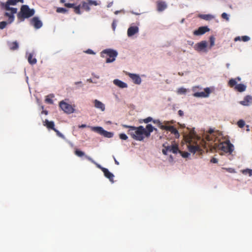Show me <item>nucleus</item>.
Wrapping results in <instances>:
<instances>
[{
	"instance_id": "obj_1",
	"label": "nucleus",
	"mask_w": 252,
	"mask_h": 252,
	"mask_svg": "<svg viewBox=\"0 0 252 252\" xmlns=\"http://www.w3.org/2000/svg\"><path fill=\"white\" fill-rule=\"evenodd\" d=\"M123 127L128 128L127 132V134L134 140L137 141H143L144 136H142V130H143V126H139L138 127L134 126H129L126 125H122Z\"/></svg>"
},
{
	"instance_id": "obj_2",
	"label": "nucleus",
	"mask_w": 252,
	"mask_h": 252,
	"mask_svg": "<svg viewBox=\"0 0 252 252\" xmlns=\"http://www.w3.org/2000/svg\"><path fill=\"white\" fill-rule=\"evenodd\" d=\"M35 13L33 9H30L28 5L21 6L20 11L17 14V17L20 21H24L26 18L32 16Z\"/></svg>"
},
{
	"instance_id": "obj_3",
	"label": "nucleus",
	"mask_w": 252,
	"mask_h": 252,
	"mask_svg": "<svg viewBox=\"0 0 252 252\" xmlns=\"http://www.w3.org/2000/svg\"><path fill=\"white\" fill-rule=\"evenodd\" d=\"M117 55V52L111 49H105L101 52V57L106 59V63L113 62L115 60Z\"/></svg>"
},
{
	"instance_id": "obj_4",
	"label": "nucleus",
	"mask_w": 252,
	"mask_h": 252,
	"mask_svg": "<svg viewBox=\"0 0 252 252\" xmlns=\"http://www.w3.org/2000/svg\"><path fill=\"white\" fill-rule=\"evenodd\" d=\"M1 7L4 9L5 10L10 11V12H6L4 13V16L8 17V24L12 23L14 20V14H16L17 12V8L14 7H10V6H7L6 5H2L0 4Z\"/></svg>"
},
{
	"instance_id": "obj_5",
	"label": "nucleus",
	"mask_w": 252,
	"mask_h": 252,
	"mask_svg": "<svg viewBox=\"0 0 252 252\" xmlns=\"http://www.w3.org/2000/svg\"><path fill=\"white\" fill-rule=\"evenodd\" d=\"M91 129L93 131L96 132L105 137L111 138L113 136V133L106 131L102 127L100 126L92 127Z\"/></svg>"
},
{
	"instance_id": "obj_6",
	"label": "nucleus",
	"mask_w": 252,
	"mask_h": 252,
	"mask_svg": "<svg viewBox=\"0 0 252 252\" xmlns=\"http://www.w3.org/2000/svg\"><path fill=\"white\" fill-rule=\"evenodd\" d=\"M99 1L94 0H86L82 2V8L87 11H90L91 6L93 5L96 6L99 5Z\"/></svg>"
},
{
	"instance_id": "obj_7",
	"label": "nucleus",
	"mask_w": 252,
	"mask_h": 252,
	"mask_svg": "<svg viewBox=\"0 0 252 252\" xmlns=\"http://www.w3.org/2000/svg\"><path fill=\"white\" fill-rule=\"evenodd\" d=\"M59 106L65 113L71 114L74 111V109L71 105L65 102L63 100L60 102Z\"/></svg>"
},
{
	"instance_id": "obj_8",
	"label": "nucleus",
	"mask_w": 252,
	"mask_h": 252,
	"mask_svg": "<svg viewBox=\"0 0 252 252\" xmlns=\"http://www.w3.org/2000/svg\"><path fill=\"white\" fill-rule=\"evenodd\" d=\"M220 148L223 152L231 154L234 150V146L229 141H227L222 144Z\"/></svg>"
},
{
	"instance_id": "obj_9",
	"label": "nucleus",
	"mask_w": 252,
	"mask_h": 252,
	"mask_svg": "<svg viewBox=\"0 0 252 252\" xmlns=\"http://www.w3.org/2000/svg\"><path fill=\"white\" fill-rule=\"evenodd\" d=\"M207 42L206 41H201L197 43L194 46L195 50L198 52H207Z\"/></svg>"
},
{
	"instance_id": "obj_10",
	"label": "nucleus",
	"mask_w": 252,
	"mask_h": 252,
	"mask_svg": "<svg viewBox=\"0 0 252 252\" xmlns=\"http://www.w3.org/2000/svg\"><path fill=\"white\" fill-rule=\"evenodd\" d=\"M188 149L190 153L193 154L198 153L201 155L203 152V150L198 145H192L189 144L188 145Z\"/></svg>"
},
{
	"instance_id": "obj_11",
	"label": "nucleus",
	"mask_w": 252,
	"mask_h": 252,
	"mask_svg": "<svg viewBox=\"0 0 252 252\" xmlns=\"http://www.w3.org/2000/svg\"><path fill=\"white\" fill-rule=\"evenodd\" d=\"M210 93L211 91L210 88H206L204 89V92H196L193 95L195 97H206L208 96Z\"/></svg>"
},
{
	"instance_id": "obj_12",
	"label": "nucleus",
	"mask_w": 252,
	"mask_h": 252,
	"mask_svg": "<svg viewBox=\"0 0 252 252\" xmlns=\"http://www.w3.org/2000/svg\"><path fill=\"white\" fill-rule=\"evenodd\" d=\"M31 24L32 25L35 29H39L42 26V22L39 20L38 18L36 17H33L31 21Z\"/></svg>"
},
{
	"instance_id": "obj_13",
	"label": "nucleus",
	"mask_w": 252,
	"mask_h": 252,
	"mask_svg": "<svg viewBox=\"0 0 252 252\" xmlns=\"http://www.w3.org/2000/svg\"><path fill=\"white\" fill-rule=\"evenodd\" d=\"M209 31L210 29L207 27H200L197 30L193 32V34L195 35H200Z\"/></svg>"
},
{
	"instance_id": "obj_14",
	"label": "nucleus",
	"mask_w": 252,
	"mask_h": 252,
	"mask_svg": "<svg viewBox=\"0 0 252 252\" xmlns=\"http://www.w3.org/2000/svg\"><path fill=\"white\" fill-rule=\"evenodd\" d=\"M240 103L244 106H249L252 104V96L249 95L246 96L244 97V100L241 101Z\"/></svg>"
},
{
	"instance_id": "obj_15",
	"label": "nucleus",
	"mask_w": 252,
	"mask_h": 252,
	"mask_svg": "<svg viewBox=\"0 0 252 252\" xmlns=\"http://www.w3.org/2000/svg\"><path fill=\"white\" fill-rule=\"evenodd\" d=\"M128 76L132 80L134 83L136 84H140L141 83V79L138 75L129 73Z\"/></svg>"
},
{
	"instance_id": "obj_16",
	"label": "nucleus",
	"mask_w": 252,
	"mask_h": 252,
	"mask_svg": "<svg viewBox=\"0 0 252 252\" xmlns=\"http://www.w3.org/2000/svg\"><path fill=\"white\" fill-rule=\"evenodd\" d=\"M102 171L104 174V176L107 178H108L110 182L113 183V178L114 177V175L112 173L109 172V171L107 168H102Z\"/></svg>"
},
{
	"instance_id": "obj_17",
	"label": "nucleus",
	"mask_w": 252,
	"mask_h": 252,
	"mask_svg": "<svg viewBox=\"0 0 252 252\" xmlns=\"http://www.w3.org/2000/svg\"><path fill=\"white\" fill-rule=\"evenodd\" d=\"M157 10L161 12L167 8V4L165 2L162 1H158L157 2Z\"/></svg>"
},
{
	"instance_id": "obj_18",
	"label": "nucleus",
	"mask_w": 252,
	"mask_h": 252,
	"mask_svg": "<svg viewBox=\"0 0 252 252\" xmlns=\"http://www.w3.org/2000/svg\"><path fill=\"white\" fill-rule=\"evenodd\" d=\"M138 32V28L136 26L130 27L127 30V35L131 36Z\"/></svg>"
},
{
	"instance_id": "obj_19",
	"label": "nucleus",
	"mask_w": 252,
	"mask_h": 252,
	"mask_svg": "<svg viewBox=\"0 0 252 252\" xmlns=\"http://www.w3.org/2000/svg\"><path fill=\"white\" fill-rule=\"evenodd\" d=\"M24 0H8L6 2H1V4L2 5H8L10 6V5H15L18 2H23Z\"/></svg>"
},
{
	"instance_id": "obj_20",
	"label": "nucleus",
	"mask_w": 252,
	"mask_h": 252,
	"mask_svg": "<svg viewBox=\"0 0 252 252\" xmlns=\"http://www.w3.org/2000/svg\"><path fill=\"white\" fill-rule=\"evenodd\" d=\"M94 105L95 108L100 109L101 111H103L105 110V106L103 103H102L100 101L95 99L94 101Z\"/></svg>"
},
{
	"instance_id": "obj_21",
	"label": "nucleus",
	"mask_w": 252,
	"mask_h": 252,
	"mask_svg": "<svg viewBox=\"0 0 252 252\" xmlns=\"http://www.w3.org/2000/svg\"><path fill=\"white\" fill-rule=\"evenodd\" d=\"M113 83L115 85L118 86L119 87H120L121 88H125L127 87V85L126 83H125L119 79H115L113 81Z\"/></svg>"
},
{
	"instance_id": "obj_22",
	"label": "nucleus",
	"mask_w": 252,
	"mask_h": 252,
	"mask_svg": "<svg viewBox=\"0 0 252 252\" xmlns=\"http://www.w3.org/2000/svg\"><path fill=\"white\" fill-rule=\"evenodd\" d=\"M43 125L49 129H51L53 130L55 129L54 127L55 124L53 121H49L48 120H45L43 122Z\"/></svg>"
},
{
	"instance_id": "obj_23",
	"label": "nucleus",
	"mask_w": 252,
	"mask_h": 252,
	"mask_svg": "<svg viewBox=\"0 0 252 252\" xmlns=\"http://www.w3.org/2000/svg\"><path fill=\"white\" fill-rule=\"evenodd\" d=\"M168 150V152H172L173 153L176 154L178 152L179 149L178 146L176 145H172L171 146H166Z\"/></svg>"
},
{
	"instance_id": "obj_24",
	"label": "nucleus",
	"mask_w": 252,
	"mask_h": 252,
	"mask_svg": "<svg viewBox=\"0 0 252 252\" xmlns=\"http://www.w3.org/2000/svg\"><path fill=\"white\" fill-rule=\"evenodd\" d=\"M246 86L243 84H239L236 85L234 89L239 92H243L246 90Z\"/></svg>"
},
{
	"instance_id": "obj_25",
	"label": "nucleus",
	"mask_w": 252,
	"mask_h": 252,
	"mask_svg": "<svg viewBox=\"0 0 252 252\" xmlns=\"http://www.w3.org/2000/svg\"><path fill=\"white\" fill-rule=\"evenodd\" d=\"M28 61L31 64H35L37 63V60L35 58L33 57V54L32 53L29 54L28 57Z\"/></svg>"
},
{
	"instance_id": "obj_26",
	"label": "nucleus",
	"mask_w": 252,
	"mask_h": 252,
	"mask_svg": "<svg viewBox=\"0 0 252 252\" xmlns=\"http://www.w3.org/2000/svg\"><path fill=\"white\" fill-rule=\"evenodd\" d=\"M9 48L11 50H15L19 48V45L17 41H14L8 44Z\"/></svg>"
},
{
	"instance_id": "obj_27",
	"label": "nucleus",
	"mask_w": 252,
	"mask_h": 252,
	"mask_svg": "<svg viewBox=\"0 0 252 252\" xmlns=\"http://www.w3.org/2000/svg\"><path fill=\"white\" fill-rule=\"evenodd\" d=\"M198 17L205 20H210L214 18V16L210 14H200Z\"/></svg>"
},
{
	"instance_id": "obj_28",
	"label": "nucleus",
	"mask_w": 252,
	"mask_h": 252,
	"mask_svg": "<svg viewBox=\"0 0 252 252\" xmlns=\"http://www.w3.org/2000/svg\"><path fill=\"white\" fill-rule=\"evenodd\" d=\"M237 79H231L229 80V81L228 83V85L230 87L233 88V87H235L236 86V85H237Z\"/></svg>"
},
{
	"instance_id": "obj_29",
	"label": "nucleus",
	"mask_w": 252,
	"mask_h": 252,
	"mask_svg": "<svg viewBox=\"0 0 252 252\" xmlns=\"http://www.w3.org/2000/svg\"><path fill=\"white\" fill-rule=\"evenodd\" d=\"M173 127V126H170V125H165L163 124L162 126H161L160 129L166 130L170 132Z\"/></svg>"
},
{
	"instance_id": "obj_30",
	"label": "nucleus",
	"mask_w": 252,
	"mask_h": 252,
	"mask_svg": "<svg viewBox=\"0 0 252 252\" xmlns=\"http://www.w3.org/2000/svg\"><path fill=\"white\" fill-rule=\"evenodd\" d=\"M87 159H88L89 161H90L96 165V167L100 169L102 171V168H105L104 167H102L100 165L97 163L95 161H94L91 157L88 156H86Z\"/></svg>"
},
{
	"instance_id": "obj_31",
	"label": "nucleus",
	"mask_w": 252,
	"mask_h": 252,
	"mask_svg": "<svg viewBox=\"0 0 252 252\" xmlns=\"http://www.w3.org/2000/svg\"><path fill=\"white\" fill-rule=\"evenodd\" d=\"M170 132L173 134L175 137L176 138H178L180 137V134L178 131V130L175 128L174 126L173 127L172 129H171V131Z\"/></svg>"
},
{
	"instance_id": "obj_32",
	"label": "nucleus",
	"mask_w": 252,
	"mask_h": 252,
	"mask_svg": "<svg viewBox=\"0 0 252 252\" xmlns=\"http://www.w3.org/2000/svg\"><path fill=\"white\" fill-rule=\"evenodd\" d=\"M146 130H147L148 132H153L154 130L157 131V129L156 128H154L151 124H148L146 128H145Z\"/></svg>"
},
{
	"instance_id": "obj_33",
	"label": "nucleus",
	"mask_w": 252,
	"mask_h": 252,
	"mask_svg": "<svg viewBox=\"0 0 252 252\" xmlns=\"http://www.w3.org/2000/svg\"><path fill=\"white\" fill-rule=\"evenodd\" d=\"M151 132H148L146 130L145 128L143 127V130H142V136L145 137H149L151 134Z\"/></svg>"
},
{
	"instance_id": "obj_34",
	"label": "nucleus",
	"mask_w": 252,
	"mask_h": 252,
	"mask_svg": "<svg viewBox=\"0 0 252 252\" xmlns=\"http://www.w3.org/2000/svg\"><path fill=\"white\" fill-rule=\"evenodd\" d=\"M75 154L79 157H82L84 156H85V153L84 152L81 151H80L78 149H76L75 151Z\"/></svg>"
},
{
	"instance_id": "obj_35",
	"label": "nucleus",
	"mask_w": 252,
	"mask_h": 252,
	"mask_svg": "<svg viewBox=\"0 0 252 252\" xmlns=\"http://www.w3.org/2000/svg\"><path fill=\"white\" fill-rule=\"evenodd\" d=\"M50 96H51V97H53L54 96V95L53 94H51L50 95L47 96V97H46V98L45 99V101H46V102H47L48 103L53 104V100L51 98L49 97Z\"/></svg>"
},
{
	"instance_id": "obj_36",
	"label": "nucleus",
	"mask_w": 252,
	"mask_h": 252,
	"mask_svg": "<svg viewBox=\"0 0 252 252\" xmlns=\"http://www.w3.org/2000/svg\"><path fill=\"white\" fill-rule=\"evenodd\" d=\"M242 173L244 174H249L250 176L252 175V169H246L242 171Z\"/></svg>"
},
{
	"instance_id": "obj_37",
	"label": "nucleus",
	"mask_w": 252,
	"mask_h": 252,
	"mask_svg": "<svg viewBox=\"0 0 252 252\" xmlns=\"http://www.w3.org/2000/svg\"><path fill=\"white\" fill-rule=\"evenodd\" d=\"M245 123L244 121H243V120H240L237 122V125L240 128L243 127L245 126Z\"/></svg>"
},
{
	"instance_id": "obj_38",
	"label": "nucleus",
	"mask_w": 252,
	"mask_h": 252,
	"mask_svg": "<svg viewBox=\"0 0 252 252\" xmlns=\"http://www.w3.org/2000/svg\"><path fill=\"white\" fill-rule=\"evenodd\" d=\"M8 24V22L2 21L0 22V29L2 30L4 29L6 25Z\"/></svg>"
},
{
	"instance_id": "obj_39",
	"label": "nucleus",
	"mask_w": 252,
	"mask_h": 252,
	"mask_svg": "<svg viewBox=\"0 0 252 252\" xmlns=\"http://www.w3.org/2000/svg\"><path fill=\"white\" fill-rule=\"evenodd\" d=\"M74 11L76 14H80V5L78 6H74Z\"/></svg>"
},
{
	"instance_id": "obj_40",
	"label": "nucleus",
	"mask_w": 252,
	"mask_h": 252,
	"mask_svg": "<svg viewBox=\"0 0 252 252\" xmlns=\"http://www.w3.org/2000/svg\"><path fill=\"white\" fill-rule=\"evenodd\" d=\"M56 11L58 13H65L67 11V10L64 8L59 7L57 8Z\"/></svg>"
},
{
	"instance_id": "obj_41",
	"label": "nucleus",
	"mask_w": 252,
	"mask_h": 252,
	"mask_svg": "<svg viewBox=\"0 0 252 252\" xmlns=\"http://www.w3.org/2000/svg\"><path fill=\"white\" fill-rule=\"evenodd\" d=\"M119 137L120 139H121L122 140H127L128 138V137L127 136V135L125 133L120 134Z\"/></svg>"
},
{
	"instance_id": "obj_42",
	"label": "nucleus",
	"mask_w": 252,
	"mask_h": 252,
	"mask_svg": "<svg viewBox=\"0 0 252 252\" xmlns=\"http://www.w3.org/2000/svg\"><path fill=\"white\" fill-rule=\"evenodd\" d=\"M152 121L154 124H157L160 128L161 126L163 125V124L161 123L158 120H153Z\"/></svg>"
},
{
	"instance_id": "obj_43",
	"label": "nucleus",
	"mask_w": 252,
	"mask_h": 252,
	"mask_svg": "<svg viewBox=\"0 0 252 252\" xmlns=\"http://www.w3.org/2000/svg\"><path fill=\"white\" fill-rule=\"evenodd\" d=\"M215 38L213 36H211L210 37V47H212L215 44Z\"/></svg>"
},
{
	"instance_id": "obj_44",
	"label": "nucleus",
	"mask_w": 252,
	"mask_h": 252,
	"mask_svg": "<svg viewBox=\"0 0 252 252\" xmlns=\"http://www.w3.org/2000/svg\"><path fill=\"white\" fill-rule=\"evenodd\" d=\"M153 121L152 118L149 117L143 120V122L146 124L150 122H151Z\"/></svg>"
},
{
	"instance_id": "obj_45",
	"label": "nucleus",
	"mask_w": 252,
	"mask_h": 252,
	"mask_svg": "<svg viewBox=\"0 0 252 252\" xmlns=\"http://www.w3.org/2000/svg\"><path fill=\"white\" fill-rule=\"evenodd\" d=\"M187 92V90L183 88H181L178 89V92L179 94H185Z\"/></svg>"
},
{
	"instance_id": "obj_46",
	"label": "nucleus",
	"mask_w": 252,
	"mask_h": 252,
	"mask_svg": "<svg viewBox=\"0 0 252 252\" xmlns=\"http://www.w3.org/2000/svg\"><path fill=\"white\" fill-rule=\"evenodd\" d=\"M221 17L223 18V19H225L226 21H228L229 20V17H228V15L226 13H223L222 14H221Z\"/></svg>"
},
{
	"instance_id": "obj_47",
	"label": "nucleus",
	"mask_w": 252,
	"mask_h": 252,
	"mask_svg": "<svg viewBox=\"0 0 252 252\" xmlns=\"http://www.w3.org/2000/svg\"><path fill=\"white\" fill-rule=\"evenodd\" d=\"M250 39V37H249L248 36L244 35V36H242V40L243 41H244V42L248 41H249Z\"/></svg>"
},
{
	"instance_id": "obj_48",
	"label": "nucleus",
	"mask_w": 252,
	"mask_h": 252,
	"mask_svg": "<svg viewBox=\"0 0 252 252\" xmlns=\"http://www.w3.org/2000/svg\"><path fill=\"white\" fill-rule=\"evenodd\" d=\"M65 6L69 8H73L75 4L74 3H66L64 4Z\"/></svg>"
},
{
	"instance_id": "obj_49",
	"label": "nucleus",
	"mask_w": 252,
	"mask_h": 252,
	"mask_svg": "<svg viewBox=\"0 0 252 252\" xmlns=\"http://www.w3.org/2000/svg\"><path fill=\"white\" fill-rule=\"evenodd\" d=\"M163 147H164V149H162V153L164 155H167L168 150L166 148V146H165V144L163 145Z\"/></svg>"
},
{
	"instance_id": "obj_50",
	"label": "nucleus",
	"mask_w": 252,
	"mask_h": 252,
	"mask_svg": "<svg viewBox=\"0 0 252 252\" xmlns=\"http://www.w3.org/2000/svg\"><path fill=\"white\" fill-rule=\"evenodd\" d=\"M54 131H55L57 133V135L58 136H59L60 137H61L62 138L64 137V136L61 133H60L59 130H57L56 128L54 129Z\"/></svg>"
},
{
	"instance_id": "obj_51",
	"label": "nucleus",
	"mask_w": 252,
	"mask_h": 252,
	"mask_svg": "<svg viewBox=\"0 0 252 252\" xmlns=\"http://www.w3.org/2000/svg\"><path fill=\"white\" fill-rule=\"evenodd\" d=\"M175 121L174 120H172L170 121H164L163 124L165 125H170L174 124Z\"/></svg>"
},
{
	"instance_id": "obj_52",
	"label": "nucleus",
	"mask_w": 252,
	"mask_h": 252,
	"mask_svg": "<svg viewBox=\"0 0 252 252\" xmlns=\"http://www.w3.org/2000/svg\"><path fill=\"white\" fill-rule=\"evenodd\" d=\"M210 161H211V162L213 163H217L218 162V160L217 158H213L211 159Z\"/></svg>"
},
{
	"instance_id": "obj_53",
	"label": "nucleus",
	"mask_w": 252,
	"mask_h": 252,
	"mask_svg": "<svg viewBox=\"0 0 252 252\" xmlns=\"http://www.w3.org/2000/svg\"><path fill=\"white\" fill-rule=\"evenodd\" d=\"M225 170L230 172V173H234L235 172V170L233 168H225Z\"/></svg>"
},
{
	"instance_id": "obj_54",
	"label": "nucleus",
	"mask_w": 252,
	"mask_h": 252,
	"mask_svg": "<svg viewBox=\"0 0 252 252\" xmlns=\"http://www.w3.org/2000/svg\"><path fill=\"white\" fill-rule=\"evenodd\" d=\"M116 20H114L112 23V29L114 31H115V29H116Z\"/></svg>"
},
{
	"instance_id": "obj_55",
	"label": "nucleus",
	"mask_w": 252,
	"mask_h": 252,
	"mask_svg": "<svg viewBox=\"0 0 252 252\" xmlns=\"http://www.w3.org/2000/svg\"><path fill=\"white\" fill-rule=\"evenodd\" d=\"M189 154L188 152H185L184 153L183 155H182V156L184 158H187L189 157Z\"/></svg>"
},
{
	"instance_id": "obj_56",
	"label": "nucleus",
	"mask_w": 252,
	"mask_h": 252,
	"mask_svg": "<svg viewBox=\"0 0 252 252\" xmlns=\"http://www.w3.org/2000/svg\"><path fill=\"white\" fill-rule=\"evenodd\" d=\"M178 114L180 116L182 117L184 115V112L181 110L178 111Z\"/></svg>"
},
{
	"instance_id": "obj_57",
	"label": "nucleus",
	"mask_w": 252,
	"mask_h": 252,
	"mask_svg": "<svg viewBox=\"0 0 252 252\" xmlns=\"http://www.w3.org/2000/svg\"><path fill=\"white\" fill-rule=\"evenodd\" d=\"M189 133H190V135L192 136H193L195 135V132H194V129H191Z\"/></svg>"
},
{
	"instance_id": "obj_58",
	"label": "nucleus",
	"mask_w": 252,
	"mask_h": 252,
	"mask_svg": "<svg viewBox=\"0 0 252 252\" xmlns=\"http://www.w3.org/2000/svg\"><path fill=\"white\" fill-rule=\"evenodd\" d=\"M86 52L90 54H94V52L91 49H88Z\"/></svg>"
},
{
	"instance_id": "obj_59",
	"label": "nucleus",
	"mask_w": 252,
	"mask_h": 252,
	"mask_svg": "<svg viewBox=\"0 0 252 252\" xmlns=\"http://www.w3.org/2000/svg\"><path fill=\"white\" fill-rule=\"evenodd\" d=\"M87 126L85 124L81 125L80 126H79V128H85Z\"/></svg>"
},
{
	"instance_id": "obj_60",
	"label": "nucleus",
	"mask_w": 252,
	"mask_h": 252,
	"mask_svg": "<svg viewBox=\"0 0 252 252\" xmlns=\"http://www.w3.org/2000/svg\"><path fill=\"white\" fill-rule=\"evenodd\" d=\"M42 113L47 115L48 114V111L47 110H43Z\"/></svg>"
},
{
	"instance_id": "obj_61",
	"label": "nucleus",
	"mask_w": 252,
	"mask_h": 252,
	"mask_svg": "<svg viewBox=\"0 0 252 252\" xmlns=\"http://www.w3.org/2000/svg\"><path fill=\"white\" fill-rule=\"evenodd\" d=\"M235 41H237V40H240V37L239 36H237L236 37L235 39H234Z\"/></svg>"
},
{
	"instance_id": "obj_62",
	"label": "nucleus",
	"mask_w": 252,
	"mask_h": 252,
	"mask_svg": "<svg viewBox=\"0 0 252 252\" xmlns=\"http://www.w3.org/2000/svg\"><path fill=\"white\" fill-rule=\"evenodd\" d=\"M81 84H82V82L81 81H78V82H75V85Z\"/></svg>"
},
{
	"instance_id": "obj_63",
	"label": "nucleus",
	"mask_w": 252,
	"mask_h": 252,
	"mask_svg": "<svg viewBox=\"0 0 252 252\" xmlns=\"http://www.w3.org/2000/svg\"><path fill=\"white\" fill-rule=\"evenodd\" d=\"M115 162L117 165L119 164V162L116 159H115Z\"/></svg>"
},
{
	"instance_id": "obj_64",
	"label": "nucleus",
	"mask_w": 252,
	"mask_h": 252,
	"mask_svg": "<svg viewBox=\"0 0 252 252\" xmlns=\"http://www.w3.org/2000/svg\"><path fill=\"white\" fill-rule=\"evenodd\" d=\"M236 79H237V80H238V81H240V80H241L240 78V77H237V78H236Z\"/></svg>"
}]
</instances>
